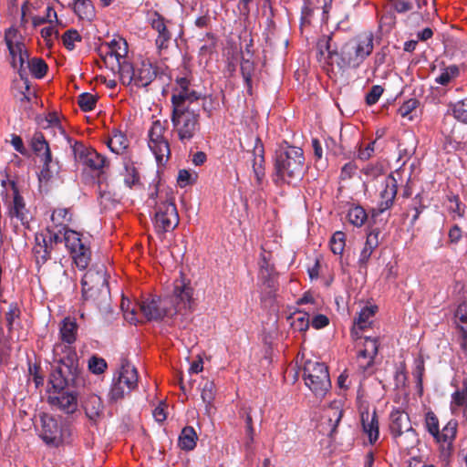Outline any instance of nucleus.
Here are the masks:
<instances>
[{
  "label": "nucleus",
  "mask_w": 467,
  "mask_h": 467,
  "mask_svg": "<svg viewBox=\"0 0 467 467\" xmlns=\"http://www.w3.org/2000/svg\"><path fill=\"white\" fill-rule=\"evenodd\" d=\"M54 362L57 368L50 376V384L54 389L48 396V402L66 413H73L78 408L77 396L73 392L64 391L69 385H77L79 380L78 356L70 348L58 345L53 349Z\"/></svg>",
  "instance_id": "f257e3e1"
},
{
  "label": "nucleus",
  "mask_w": 467,
  "mask_h": 467,
  "mask_svg": "<svg viewBox=\"0 0 467 467\" xmlns=\"http://www.w3.org/2000/svg\"><path fill=\"white\" fill-rule=\"evenodd\" d=\"M200 97V93L191 88L186 78L176 80L171 96L172 132L183 144L190 142L200 130L199 114L190 109V104L198 100Z\"/></svg>",
  "instance_id": "f03ea898"
},
{
  "label": "nucleus",
  "mask_w": 467,
  "mask_h": 467,
  "mask_svg": "<svg viewBox=\"0 0 467 467\" xmlns=\"http://www.w3.org/2000/svg\"><path fill=\"white\" fill-rule=\"evenodd\" d=\"M374 47L371 33H364L347 42L338 53L332 45L331 36H324L317 44L318 53L327 62L342 69L357 68L372 53Z\"/></svg>",
  "instance_id": "7ed1b4c3"
},
{
  "label": "nucleus",
  "mask_w": 467,
  "mask_h": 467,
  "mask_svg": "<svg viewBox=\"0 0 467 467\" xmlns=\"http://www.w3.org/2000/svg\"><path fill=\"white\" fill-rule=\"evenodd\" d=\"M192 288L185 279L174 282L173 294L171 299L160 297L147 298L139 303L140 309L147 320H160L164 317H172L191 307Z\"/></svg>",
  "instance_id": "20e7f679"
},
{
  "label": "nucleus",
  "mask_w": 467,
  "mask_h": 467,
  "mask_svg": "<svg viewBox=\"0 0 467 467\" xmlns=\"http://www.w3.org/2000/svg\"><path fill=\"white\" fill-rule=\"evenodd\" d=\"M47 239H48L50 244H57L58 242L64 241L65 245L68 249L76 265L82 270L87 268L91 256L89 247L81 238L79 233L66 227H62L61 229L57 230V232L48 231L47 236L43 238L45 245L42 246L41 244H38L34 248V253L37 264L45 263L49 256Z\"/></svg>",
  "instance_id": "39448f33"
},
{
  "label": "nucleus",
  "mask_w": 467,
  "mask_h": 467,
  "mask_svg": "<svg viewBox=\"0 0 467 467\" xmlns=\"http://www.w3.org/2000/svg\"><path fill=\"white\" fill-rule=\"evenodd\" d=\"M5 42L9 51L12 67L18 71L22 79H26V68L36 78H41L46 75L47 64L41 58L29 59L24 38L17 29L14 27L6 29Z\"/></svg>",
  "instance_id": "423d86ee"
},
{
  "label": "nucleus",
  "mask_w": 467,
  "mask_h": 467,
  "mask_svg": "<svg viewBox=\"0 0 467 467\" xmlns=\"http://www.w3.org/2000/svg\"><path fill=\"white\" fill-rule=\"evenodd\" d=\"M150 199L154 201V228L159 234L171 232L179 223V214L174 203L172 191L169 189L156 190L150 193Z\"/></svg>",
  "instance_id": "0eeeda50"
},
{
  "label": "nucleus",
  "mask_w": 467,
  "mask_h": 467,
  "mask_svg": "<svg viewBox=\"0 0 467 467\" xmlns=\"http://www.w3.org/2000/svg\"><path fill=\"white\" fill-rule=\"evenodd\" d=\"M304 164L303 150L297 147H288L276 157L275 182L283 181L290 183L292 181L300 180L304 174Z\"/></svg>",
  "instance_id": "6e6552de"
},
{
  "label": "nucleus",
  "mask_w": 467,
  "mask_h": 467,
  "mask_svg": "<svg viewBox=\"0 0 467 467\" xmlns=\"http://www.w3.org/2000/svg\"><path fill=\"white\" fill-rule=\"evenodd\" d=\"M389 430L397 445L402 450L413 447L417 441V434L411 426L408 413L395 409L389 415Z\"/></svg>",
  "instance_id": "1a4fd4ad"
},
{
  "label": "nucleus",
  "mask_w": 467,
  "mask_h": 467,
  "mask_svg": "<svg viewBox=\"0 0 467 467\" xmlns=\"http://www.w3.org/2000/svg\"><path fill=\"white\" fill-rule=\"evenodd\" d=\"M138 385V372L133 365L123 361L120 368L114 373L109 391L110 401H118L131 392Z\"/></svg>",
  "instance_id": "9d476101"
},
{
  "label": "nucleus",
  "mask_w": 467,
  "mask_h": 467,
  "mask_svg": "<svg viewBox=\"0 0 467 467\" xmlns=\"http://www.w3.org/2000/svg\"><path fill=\"white\" fill-rule=\"evenodd\" d=\"M306 385L317 397H324L331 387L327 368L324 363L307 360L304 367Z\"/></svg>",
  "instance_id": "9b49d317"
},
{
  "label": "nucleus",
  "mask_w": 467,
  "mask_h": 467,
  "mask_svg": "<svg viewBox=\"0 0 467 467\" xmlns=\"http://www.w3.org/2000/svg\"><path fill=\"white\" fill-rule=\"evenodd\" d=\"M157 76V69L150 60H143L135 67L130 63L124 64L119 78L124 85H134L145 88L150 85Z\"/></svg>",
  "instance_id": "f8f14e48"
},
{
  "label": "nucleus",
  "mask_w": 467,
  "mask_h": 467,
  "mask_svg": "<svg viewBox=\"0 0 467 467\" xmlns=\"http://www.w3.org/2000/svg\"><path fill=\"white\" fill-rule=\"evenodd\" d=\"M0 198L8 205V213L25 223L28 220L24 199L19 195L14 182L0 175Z\"/></svg>",
  "instance_id": "ddd939ff"
},
{
  "label": "nucleus",
  "mask_w": 467,
  "mask_h": 467,
  "mask_svg": "<svg viewBox=\"0 0 467 467\" xmlns=\"http://www.w3.org/2000/svg\"><path fill=\"white\" fill-rule=\"evenodd\" d=\"M31 144L33 150L40 158V161L43 162V168L39 173V181L48 182L58 174V162L52 160L48 144L42 133H36L32 138Z\"/></svg>",
  "instance_id": "4468645a"
},
{
  "label": "nucleus",
  "mask_w": 467,
  "mask_h": 467,
  "mask_svg": "<svg viewBox=\"0 0 467 467\" xmlns=\"http://www.w3.org/2000/svg\"><path fill=\"white\" fill-rule=\"evenodd\" d=\"M127 54L128 45L121 37L114 38L102 50L105 64L112 70L118 69L119 73L121 72L124 64H129L126 57Z\"/></svg>",
  "instance_id": "2eb2a0df"
},
{
  "label": "nucleus",
  "mask_w": 467,
  "mask_h": 467,
  "mask_svg": "<svg viewBox=\"0 0 467 467\" xmlns=\"http://www.w3.org/2000/svg\"><path fill=\"white\" fill-rule=\"evenodd\" d=\"M40 420L41 430L39 435L41 439L48 445L59 446L63 442L67 431L62 422L48 414L41 415Z\"/></svg>",
  "instance_id": "dca6fc26"
},
{
  "label": "nucleus",
  "mask_w": 467,
  "mask_h": 467,
  "mask_svg": "<svg viewBox=\"0 0 467 467\" xmlns=\"http://www.w3.org/2000/svg\"><path fill=\"white\" fill-rule=\"evenodd\" d=\"M72 150L76 161L93 171H99L105 166V157L95 150L86 148L83 144L76 141L72 146Z\"/></svg>",
  "instance_id": "f3484780"
},
{
  "label": "nucleus",
  "mask_w": 467,
  "mask_h": 467,
  "mask_svg": "<svg viewBox=\"0 0 467 467\" xmlns=\"http://www.w3.org/2000/svg\"><path fill=\"white\" fill-rule=\"evenodd\" d=\"M379 187L380 201L378 205V213H382L389 209L393 204L397 194V181L391 174L383 176L381 177Z\"/></svg>",
  "instance_id": "a211bd4d"
},
{
  "label": "nucleus",
  "mask_w": 467,
  "mask_h": 467,
  "mask_svg": "<svg viewBox=\"0 0 467 467\" xmlns=\"http://www.w3.org/2000/svg\"><path fill=\"white\" fill-rule=\"evenodd\" d=\"M363 349L358 355V362L360 368L366 371L374 363V358L379 350V340L377 337H365Z\"/></svg>",
  "instance_id": "6ab92c4d"
},
{
  "label": "nucleus",
  "mask_w": 467,
  "mask_h": 467,
  "mask_svg": "<svg viewBox=\"0 0 467 467\" xmlns=\"http://www.w3.org/2000/svg\"><path fill=\"white\" fill-rule=\"evenodd\" d=\"M151 26L158 33L155 42L157 49L160 55H161L168 48L171 41L170 27L161 17L152 19Z\"/></svg>",
  "instance_id": "aec40b11"
},
{
  "label": "nucleus",
  "mask_w": 467,
  "mask_h": 467,
  "mask_svg": "<svg viewBox=\"0 0 467 467\" xmlns=\"http://www.w3.org/2000/svg\"><path fill=\"white\" fill-rule=\"evenodd\" d=\"M107 283L106 272L104 266L101 265L99 269L88 270L81 280L83 294L86 295L88 291L94 287L103 286Z\"/></svg>",
  "instance_id": "412c9836"
},
{
  "label": "nucleus",
  "mask_w": 467,
  "mask_h": 467,
  "mask_svg": "<svg viewBox=\"0 0 467 467\" xmlns=\"http://www.w3.org/2000/svg\"><path fill=\"white\" fill-rule=\"evenodd\" d=\"M296 303L301 306L297 311L306 314L309 319L311 316L317 314L323 306L320 297L311 292H306Z\"/></svg>",
  "instance_id": "4be33fe9"
},
{
  "label": "nucleus",
  "mask_w": 467,
  "mask_h": 467,
  "mask_svg": "<svg viewBox=\"0 0 467 467\" xmlns=\"http://www.w3.org/2000/svg\"><path fill=\"white\" fill-rule=\"evenodd\" d=\"M361 422L363 431L368 436V441L371 444L376 442L379 436V420L376 412H363L361 414Z\"/></svg>",
  "instance_id": "5701e85b"
},
{
  "label": "nucleus",
  "mask_w": 467,
  "mask_h": 467,
  "mask_svg": "<svg viewBox=\"0 0 467 467\" xmlns=\"http://www.w3.org/2000/svg\"><path fill=\"white\" fill-rule=\"evenodd\" d=\"M460 77V67L457 65H450L440 68L434 82L444 88H449Z\"/></svg>",
  "instance_id": "b1692460"
},
{
  "label": "nucleus",
  "mask_w": 467,
  "mask_h": 467,
  "mask_svg": "<svg viewBox=\"0 0 467 467\" xmlns=\"http://www.w3.org/2000/svg\"><path fill=\"white\" fill-rule=\"evenodd\" d=\"M264 150L262 146L255 145L254 150V158L253 161V171L256 180L257 189H262L265 179Z\"/></svg>",
  "instance_id": "393cba45"
},
{
  "label": "nucleus",
  "mask_w": 467,
  "mask_h": 467,
  "mask_svg": "<svg viewBox=\"0 0 467 467\" xmlns=\"http://www.w3.org/2000/svg\"><path fill=\"white\" fill-rule=\"evenodd\" d=\"M76 333H77L76 322L71 320L70 318H65L60 327L61 339L65 343H59V345L67 346L74 351V349L70 347V344H72L76 340ZM57 346H58V344L55 345L54 348Z\"/></svg>",
  "instance_id": "a878e982"
},
{
  "label": "nucleus",
  "mask_w": 467,
  "mask_h": 467,
  "mask_svg": "<svg viewBox=\"0 0 467 467\" xmlns=\"http://www.w3.org/2000/svg\"><path fill=\"white\" fill-rule=\"evenodd\" d=\"M83 407L87 417L92 421L98 420L103 409L101 400L97 395L88 396L84 401Z\"/></svg>",
  "instance_id": "bb28decb"
},
{
  "label": "nucleus",
  "mask_w": 467,
  "mask_h": 467,
  "mask_svg": "<svg viewBox=\"0 0 467 467\" xmlns=\"http://www.w3.org/2000/svg\"><path fill=\"white\" fill-rule=\"evenodd\" d=\"M343 415V410L341 408V403L339 401H335L330 404V406L326 410L325 417L327 420V422L330 429V434H333L337 429V426L341 420Z\"/></svg>",
  "instance_id": "cd10ccee"
},
{
  "label": "nucleus",
  "mask_w": 467,
  "mask_h": 467,
  "mask_svg": "<svg viewBox=\"0 0 467 467\" xmlns=\"http://www.w3.org/2000/svg\"><path fill=\"white\" fill-rule=\"evenodd\" d=\"M107 145L112 152L121 154L128 148L129 141L122 132L115 130L108 140Z\"/></svg>",
  "instance_id": "c85d7f7f"
},
{
  "label": "nucleus",
  "mask_w": 467,
  "mask_h": 467,
  "mask_svg": "<svg viewBox=\"0 0 467 467\" xmlns=\"http://www.w3.org/2000/svg\"><path fill=\"white\" fill-rule=\"evenodd\" d=\"M376 311V306H364L359 311L358 317L355 318L353 330H356L357 328L363 330L368 327L371 324V318L375 315Z\"/></svg>",
  "instance_id": "c756f323"
},
{
  "label": "nucleus",
  "mask_w": 467,
  "mask_h": 467,
  "mask_svg": "<svg viewBox=\"0 0 467 467\" xmlns=\"http://www.w3.org/2000/svg\"><path fill=\"white\" fill-rule=\"evenodd\" d=\"M201 397L205 404V411L207 414H211L213 410V401L215 397V386L214 383L211 380H206L201 390Z\"/></svg>",
  "instance_id": "7c9ffc66"
},
{
  "label": "nucleus",
  "mask_w": 467,
  "mask_h": 467,
  "mask_svg": "<svg viewBox=\"0 0 467 467\" xmlns=\"http://www.w3.org/2000/svg\"><path fill=\"white\" fill-rule=\"evenodd\" d=\"M197 435L192 427L182 429L179 437V445L182 450L191 451L196 446Z\"/></svg>",
  "instance_id": "2f4dec72"
},
{
  "label": "nucleus",
  "mask_w": 467,
  "mask_h": 467,
  "mask_svg": "<svg viewBox=\"0 0 467 467\" xmlns=\"http://www.w3.org/2000/svg\"><path fill=\"white\" fill-rule=\"evenodd\" d=\"M73 9L81 19L89 20L94 16V7L90 0H76Z\"/></svg>",
  "instance_id": "473e14b6"
},
{
  "label": "nucleus",
  "mask_w": 467,
  "mask_h": 467,
  "mask_svg": "<svg viewBox=\"0 0 467 467\" xmlns=\"http://www.w3.org/2000/svg\"><path fill=\"white\" fill-rule=\"evenodd\" d=\"M289 319L291 320L290 325L292 328L298 332H306L310 326L308 317L297 310L291 314Z\"/></svg>",
  "instance_id": "72a5a7b5"
},
{
  "label": "nucleus",
  "mask_w": 467,
  "mask_h": 467,
  "mask_svg": "<svg viewBox=\"0 0 467 467\" xmlns=\"http://www.w3.org/2000/svg\"><path fill=\"white\" fill-rule=\"evenodd\" d=\"M348 222L354 226H362L368 219V215L363 207L357 205L349 208L348 212Z\"/></svg>",
  "instance_id": "f704fd0d"
},
{
  "label": "nucleus",
  "mask_w": 467,
  "mask_h": 467,
  "mask_svg": "<svg viewBox=\"0 0 467 467\" xmlns=\"http://www.w3.org/2000/svg\"><path fill=\"white\" fill-rule=\"evenodd\" d=\"M149 147L159 162H161L164 158L170 155V146L166 140L149 142Z\"/></svg>",
  "instance_id": "c9c22d12"
},
{
  "label": "nucleus",
  "mask_w": 467,
  "mask_h": 467,
  "mask_svg": "<svg viewBox=\"0 0 467 467\" xmlns=\"http://www.w3.org/2000/svg\"><path fill=\"white\" fill-rule=\"evenodd\" d=\"M378 233L371 232L368 235L365 245L360 253V263L365 264L368 261L371 254L373 253V250L378 245Z\"/></svg>",
  "instance_id": "e433bc0d"
},
{
  "label": "nucleus",
  "mask_w": 467,
  "mask_h": 467,
  "mask_svg": "<svg viewBox=\"0 0 467 467\" xmlns=\"http://www.w3.org/2000/svg\"><path fill=\"white\" fill-rule=\"evenodd\" d=\"M449 112H451L457 120L467 123V99L451 104Z\"/></svg>",
  "instance_id": "4c0bfd02"
},
{
  "label": "nucleus",
  "mask_w": 467,
  "mask_h": 467,
  "mask_svg": "<svg viewBox=\"0 0 467 467\" xmlns=\"http://www.w3.org/2000/svg\"><path fill=\"white\" fill-rule=\"evenodd\" d=\"M457 431V422L455 420H450L442 428L441 431H439V436L436 437L438 442H448L450 443L455 437Z\"/></svg>",
  "instance_id": "58836bf2"
},
{
  "label": "nucleus",
  "mask_w": 467,
  "mask_h": 467,
  "mask_svg": "<svg viewBox=\"0 0 467 467\" xmlns=\"http://www.w3.org/2000/svg\"><path fill=\"white\" fill-rule=\"evenodd\" d=\"M458 327L467 337V303L461 304L455 313Z\"/></svg>",
  "instance_id": "ea45409f"
},
{
  "label": "nucleus",
  "mask_w": 467,
  "mask_h": 467,
  "mask_svg": "<svg viewBox=\"0 0 467 467\" xmlns=\"http://www.w3.org/2000/svg\"><path fill=\"white\" fill-rule=\"evenodd\" d=\"M345 248V234L338 231L330 239V249L335 254H341Z\"/></svg>",
  "instance_id": "a19ab883"
},
{
  "label": "nucleus",
  "mask_w": 467,
  "mask_h": 467,
  "mask_svg": "<svg viewBox=\"0 0 467 467\" xmlns=\"http://www.w3.org/2000/svg\"><path fill=\"white\" fill-rule=\"evenodd\" d=\"M164 131V125L160 120L154 121L149 130V142H156L165 140L163 138Z\"/></svg>",
  "instance_id": "79ce46f5"
},
{
  "label": "nucleus",
  "mask_w": 467,
  "mask_h": 467,
  "mask_svg": "<svg viewBox=\"0 0 467 467\" xmlns=\"http://www.w3.org/2000/svg\"><path fill=\"white\" fill-rule=\"evenodd\" d=\"M97 97L90 93H82L78 96V103L84 111H90L95 108Z\"/></svg>",
  "instance_id": "37998d69"
},
{
  "label": "nucleus",
  "mask_w": 467,
  "mask_h": 467,
  "mask_svg": "<svg viewBox=\"0 0 467 467\" xmlns=\"http://www.w3.org/2000/svg\"><path fill=\"white\" fill-rule=\"evenodd\" d=\"M51 220L56 226H62L66 222L70 221L69 212L65 208H58L53 211Z\"/></svg>",
  "instance_id": "c03bdc74"
},
{
  "label": "nucleus",
  "mask_w": 467,
  "mask_h": 467,
  "mask_svg": "<svg viewBox=\"0 0 467 467\" xmlns=\"http://www.w3.org/2000/svg\"><path fill=\"white\" fill-rule=\"evenodd\" d=\"M425 425L428 431L436 439L439 436V420L435 414L431 411L426 414Z\"/></svg>",
  "instance_id": "a18cd8bd"
},
{
  "label": "nucleus",
  "mask_w": 467,
  "mask_h": 467,
  "mask_svg": "<svg viewBox=\"0 0 467 467\" xmlns=\"http://www.w3.org/2000/svg\"><path fill=\"white\" fill-rule=\"evenodd\" d=\"M80 40L78 32L73 29L67 30L62 36L63 44L68 50L74 49L75 43Z\"/></svg>",
  "instance_id": "49530a36"
},
{
  "label": "nucleus",
  "mask_w": 467,
  "mask_h": 467,
  "mask_svg": "<svg viewBox=\"0 0 467 467\" xmlns=\"http://www.w3.org/2000/svg\"><path fill=\"white\" fill-rule=\"evenodd\" d=\"M451 206L450 210L453 213V218L456 216L462 218L465 213V205L462 204L458 196L453 195L450 199Z\"/></svg>",
  "instance_id": "de8ad7c7"
},
{
  "label": "nucleus",
  "mask_w": 467,
  "mask_h": 467,
  "mask_svg": "<svg viewBox=\"0 0 467 467\" xmlns=\"http://www.w3.org/2000/svg\"><path fill=\"white\" fill-rule=\"evenodd\" d=\"M88 368L94 374H101L107 368V362L104 358L94 356L88 361Z\"/></svg>",
  "instance_id": "09e8293b"
},
{
  "label": "nucleus",
  "mask_w": 467,
  "mask_h": 467,
  "mask_svg": "<svg viewBox=\"0 0 467 467\" xmlns=\"http://www.w3.org/2000/svg\"><path fill=\"white\" fill-rule=\"evenodd\" d=\"M419 106V101L416 99H410L405 101L399 109V113L403 118L408 117L409 119H411L410 117V114L417 109Z\"/></svg>",
  "instance_id": "8fccbe9b"
},
{
  "label": "nucleus",
  "mask_w": 467,
  "mask_h": 467,
  "mask_svg": "<svg viewBox=\"0 0 467 467\" xmlns=\"http://www.w3.org/2000/svg\"><path fill=\"white\" fill-rule=\"evenodd\" d=\"M383 90V88L379 85L373 86L366 96V102L368 105L376 104L381 97Z\"/></svg>",
  "instance_id": "3c124183"
},
{
  "label": "nucleus",
  "mask_w": 467,
  "mask_h": 467,
  "mask_svg": "<svg viewBox=\"0 0 467 467\" xmlns=\"http://www.w3.org/2000/svg\"><path fill=\"white\" fill-rule=\"evenodd\" d=\"M58 36V31L55 27L53 24H49V26H45L41 29V36L44 38L47 45H50L54 38H57Z\"/></svg>",
  "instance_id": "603ef678"
},
{
  "label": "nucleus",
  "mask_w": 467,
  "mask_h": 467,
  "mask_svg": "<svg viewBox=\"0 0 467 467\" xmlns=\"http://www.w3.org/2000/svg\"><path fill=\"white\" fill-rule=\"evenodd\" d=\"M453 135H454V130H452L451 131V134H449L445 137V140L443 143V149L448 152L452 151V150H457L461 146V140L454 138Z\"/></svg>",
  "instance_id": "864d4df0"
},
{
  "label": "nucleus",
  "mask_w": 467,
  "mask_h": 467,
  "mask_svg": "<svg viewBox=\"0 0 467 467\" xmlns=\"http://www.w3.org/2000/svg\"><path fill=\"white\" fill-rule=\"evenodd\" d=\"M124 182L130 188L139 182V175L136 169L133 166L126 167Z\"/></svg>",
  "instance_id": "5fc2aeb1"
},
{
  "label": "nucleus",
  "mask_w": 467,
  "mask_h": 467,
  "mask_svg": "<svg viewBox=\"0 0 467 467\" xmlns=\"http://www.w3.org/2000/svg\"><path fill=\"white\" fill-rule=\"evenodd\" d=\"M363 171L364 174L368 178L377 179L379 183L381 181V177L386 176L385 174L382 173V169L379 166L368 165L366 168H364Z\"/></svg>",
  "instance_id": "6e6d98bb"
},
{
  "label": "nucleus",
  "mask_w": 467,
  "mask_h": 467,
  "mask_svg": "<svg viewBox=\"0 0 467 467\" xmlns=\"http://www.w3.org/2000/svg\"><path fill=\"white\" fill-rule=\"evenodd\" d=\"M329 323V319L327 316L322 314H316L313 316L310 324L316 329H321L327 327Z\"/></svg>",
  "instance_id": "4d7b16f0"
},
{
  "label": "nucleus",
  "mask_w": 467,
  "mask_h": 467,
  "mask_svg": "<svg viewBox=\"0 0 467 467\" xmlns=\"http://www.w3.org/2000/svg\"><path fill=\"white\" fill-rule=\"evenodd\" d=\"M259 275L262 279H266L268 282H271L272 268L270 267L269 264L267 263L265 257H264L262 262L260 263Z\"/></svg>",
  "instance_id": "13d9d810"
},
{
  "label": "nucleus",
  "mask_w": 467,
  "mask_h": 467,
  "mask_svg": "<svg viewBox=\"0 0 467 467\" xmlns=\"http://www.w3.org/2000/svg\"><path fill=\"white\" fill-rule=\"evenodd\" d=\"M375 143L376 141H372L368 143L365 148H360L358 151V158L363 161L369 159L374 152Z\"/></svg>",
  "instance_id": "bf43d9fd"
},
{
  "label": "nucleus",
  "mask_w": 467,
  "mask_h": 467,
  "mask_svg": "<svg viewBox=\"0 0 467 467\" xmlns=\"http://www.w3.org/2000/svg\"><path fill=\"white\" fill-rule=\"evenodd\" d=\"M253 64L249 60H244L241 64V71L246 83L251 81V70Z\"/></svg>",
  "instance_id": "052dcab7"
},
{
  "label": "nucleus",
  "mask_w": 467,
  "mask_h": 467,
  "mask_svg": "<svg viewBox=\"0 0 467 467\" xmlns=\"http://www.w3.org/2000/svg\"><path fill=\"white\" fill-rule=\"evenodd\" d=\"M19 311L16 307H11L9 311L5 315V319L7 322V326L9 329L11 330L14 327V323L16 318H18Z\"/></svg>",
  "instance_id": "680f3d73"
},
{
  "label": "nucleus",
  "mask_w": 467,
  "mask_h": 467,
  "mask_svg": "<svg viewBox=\"0 0 467 467\" xmlns=\"http://www.w3.org/2000/svg\"><path fill=\"white\" fill-rule=\"evenodd\" d=\"M192 173L186 170H181L178 174V182L183 187L191 183L192 182Z\"/></svg>",
  "instance_id": "e2e57ef3"
},
{
  "label": "nucleus",
  "mask_w": 467,
  "mask_h": 467,
  "mask_svg": "<svg viewBox=\"0 0 467 467\" xmlns=\"http://www.w3.org/2000/svg\"><path fill=\"white\" fill-rule=\"evenodd\" d=\"M394 7L397 12L404 13L410 11L412 8V5L406 0H394Z\"/></svg>",
  "instance_id": "0e129e2a"
},
{
  "label": "nucleus",
  "mask_w": 467,
  "mask_h": 467,
  "mask_svg": "<svg viewBox=\"0 0 467 467\" xmlns=\"http://www.w3.org/2000/svg\"><path fill=\"white\" fill-rule=\"evenodd\" d=\"M449 238L451 243H458L462 238V230L458 225H454L449 231Z\"/></svg>",
  "instance_id": "69168bd1"
},
{
  "label": "nucleus",
  "mask_w": 467,
  "mask_h": 467,
  "mask_svg": "<svg viewBox=\"0 0 467 467\" xmlns=\"http://www.w3.org/2000/svg\"><path fill=\"white\" fill-rule=\"evenodd\" d=\"M245 442L244 446L246 450H250L252 443L254 442V431L253 427H245Z\"/></svg>",
  "instance_id": "338daca9"
},
{
  "label": "nucleus",
  "mask_w": 467,
  "mask_h": 467,
  "mask_svg": "<svg viewBox=\"0 0 467 467\" xmlns=\"http://www.w3.org/2000/svg\"><path fill=\"white\" fill-rule=\"evenodd\" d=\"M46 21L49 24L57 22V12L52 6H47L46 10V16H44Z\"/></svg>",
  "instance_id": "774afa93"
}]
</instances>
